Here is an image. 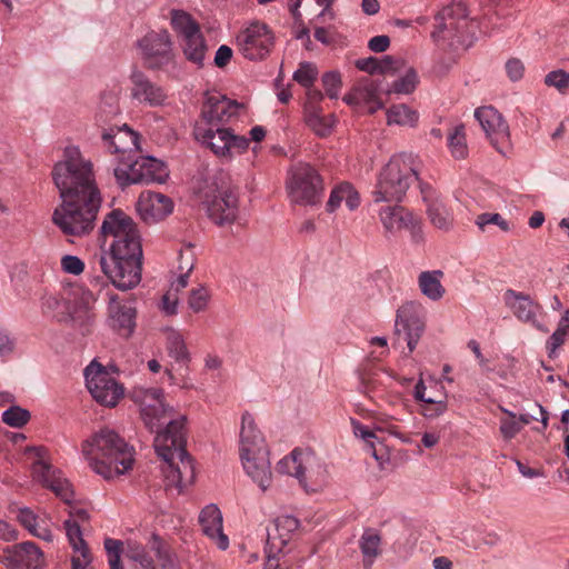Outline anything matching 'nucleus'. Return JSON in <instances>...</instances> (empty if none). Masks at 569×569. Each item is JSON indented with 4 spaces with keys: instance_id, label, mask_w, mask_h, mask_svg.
I'll return each instance as SVG.
<instances>
[{
    "instance_id": "nucleus-40",
    "label": "nucleus",
    "mask_w": 569,
    "mask_h": 569,
    "mask_svg": "<svg viewBox=\"0 0 569 569\" xmlns=\"http://www.w3.org/2000/svg\"><path fill=\"white\" fill-rule=\"evenodd\" d=\"M142 166H143V182L142 183H152L158 182L162 183L167 180L169 172L167 166L153 158V157H142Z\"/></svg>"
},
{
    "instance_id": "nucleus-28",
    "label": "nucleus",
    "mask_w": 569,
    "mask_h": 569,
    "mask_svg": "<svg viewBox=\"0 0 569 569\" xmlns=\"http://www.w3.org/2000/svg\"><path fill=\"white\" fill-rule=\"evenodd\" d=\"M410 306H405L398 310L395 323V333L400 339L403 333V339L407 341L409 352H412L425 331V323L415 315L410 312Z\"/></svg>"
},
{
    "instance_id": "nucleus-25",
    "label": "nucleus",
    "mask_w": 569,
    "mask_h": 569,
    "mask_svg": "<svg viewBox=\"0 0 569 569\" xmlns=\"http://www.w3.org/2000/svg\"><path fill=\"white\" fill-rule=\"evenodd\" d=\"M109 326L122 337H130L136 327V309L127 303H121L117 296L109 299Z\"/></svg>"
},
{
    "instance_id": "nucleus-50",
    "label": "nucleus",
    "mask_w": 569,
    "mask_h": 569,
    "mask_svg": "<svg viewBox=\"0 0 569 569\" xmlns=\"http://www.w3.org/2000/svg\"><path fill=\"white\" fill-rule=\"evenodd\" d=\"M30 412L19 406H12L2 413V421L13 428H22L30 420Z\"/></svg>"
},
{
    "instance_id": "nucleus-5",
    "label": "nucleus",
    "mask_w": 569,
    "mask_h": 569,
    "mask_svg": "<svg viewBox=\"0 0 569 569\" xmlns=\"http://www.w3.org/2000/svg\"><path fill=\"white\" fill-rule=\"evenodd\" d=\"M194 193L216 224L222 227L236 221L239 211L238 191L228 172L219 170L199 179Z\"/></svg>"
},
{
    "instance_id": "nucleus-15",
    "label": "nucleus",
    "mask_w": 569,
    "mask_h": 569,
    "mask_svg": "<svg viewBox=\"0 0 569 569\" xmlns=\"http://www.w3.org/2000/svg\"><path fill=\"white\" fill-rule=\"evenodd\" d=\"M0 563L7 569H42L44 557L34 542L27 541L2 548Z\"/></svg>"
},
{
    "instance_id": "nucleus-45",
    "label": "nucleus",
    "mask_w": 569,
    "mask_h": 569,
    "mask_svg": "<svg viewBox=\"0 0 569 569\" xmlns=\"http://www.w3.org/2000/svg\"><path fill=\"white\" fill-rule=\"evenodd\" d=\"M167 348L169 355L177 361L188 362L190 355L188 352L184 339L178 331L171 330L167 337Z\"/></svg>"
},
{
    "instance_id": "nucleus-30",
    "label": "nucleus",
    "mask_w": 569,
    "mask_h": 569,
    "mask_svg": "<svg viewBox=\"0 0 569 569\" xmlns=\"http://www.w3.org/2000/svg\"><path fill=\"white\" fill-rule=\"evenodd\" d=\"M199 522L203 533L214 540L221 550L228 548L229 540L222 530V515L216 505H208L201 510Z\"/></svg>"
},
{
    "instance_id": "nucleus-62",
    "label": "nucleus",
    "mask_w": 569,
    "mask_h": 569,
    "mask_svg": "<svg viewBox=\"0 0 569 569\" xmlns=\"http://www.w3.org/2000/svg\"><path fill=\"white\" fill-rule=\"evenodd\" d=\"M401 59H395L391 56H385L380 59L379 73H395L403 67Z\"/></svg>"
},
{
    "instance_id": "nucleus-1",
    "label": "nucleus",
    "mask_w": 569,
    "mask_h": 569,
    "mask_svg": "<svg viewBox=\"0 0 569 569\" xmlns=\"http://www.w3.org/2000/svg\"><path fill=\"white\" fill-rule=\"evenodd\" d=\"M51 174L62 200L53 211V223L67 236L83 237L90 233L102 203L93 163L81 153L79 147L69 146Z\"/></svg>"
},
{
    "instance_id": "nucleus-8",
    "label": "nucleus",
    "mask_w": 569,
    "mask_h": 569,
    "mask_svg": "<svg viewBox=\"0 0 569 569\" xmlns=\"http://www.w3.org/2000/svg\"><path fill=\"white\" fill-rule=\"evenodd\" d=\"M287 191L291 202L300 206H316L323 197V179L315 167L299 162L288 173Z\"/></svg>"
},
{
    "instance_id": "nucleus-33",
    "label": "nucleus",
    "mask_w": 569,
    "mask_h": 569,
    "mask_svg": "<svg viewBox=\"0 0 569 569\" xmlns=\"http://www.w3.org/2000/svg\"><path fill=\"white\" fill-rule=\"evenodd\" d=\"M142 157L131 154V160L122 159L114 168V177L121 188L143 182Z\"/></svg>"
},
{
    "instance_id": "nucleus-3",
    "label": "nucleus",
    "mask_w": 569,
    "mask_h": 569,
    "mask_svg": "<svg viewBox=\"0 0 569 569\" xmlns=\"http://www.w3.org/2000/svg\"><path fill=\"white\" fill-rule=\"evenodd\" d=\"M186 417L170 420L166 428L158 431L153 446L163 460L162 472L168 487H176L179 492L194 481L196 472L192 459L186 450Z\"/></svg>"
},
{
    "instance_id": "nucleus-27",
    "label": "nucleus",
    "mask_w": 569,
    "mask_h": 569,
    "mask_svg": "<svg viewBox=\"0 0 569 569\" xmlns=\"http://www.w3.org/2000/svg\"><path fill=\"white\" fill-rule=\"evenodd\" d=\"M300 467L303 472V482H300V485L306 491L317 492L326 486L328 480L326 466L312 451H303Z\"/></svg>"
},
{
    "instance_id": "nucleus-26",
    "label": "nucleus",
    "mask_w": 569,
    "mask_h": 569,
    "mask_svg": "<svg viewBox=\"0 0 569 569\" xmlns=\"http://www.w3.org/2000/svg\"><path fill=\"white\" fill-rule=\"evenodd\" d=\"M343 101L349 106L367 107L369 113H375L383 107L379 99L378 84L369 78L359 80L351 91L345 94Z\"/></svg>"
},
{
    "instance_id": "nucleus-19",
    "label": "nucleus",
    "mask_w": 569,
    "mask_h": 569,
    "mask_svg": "<svg viewBox=\"0 0 569 569\" xmlns=\"http://www.w3.org/2000/svg\"><path fill=\"white\" fill-rule=\"evenodd\" d=\"M131 98L149 107H160L167 100V93L157 83L152 82L142 71L133 70L130 74Z\"/></svg>"
},
{
    "instance_id": "nucleus-24",
    "label": "nucleus",
    "mask_w": 569,
    "mask_h": 569,
    "mask_svg": "<svg viewBox=\"0 0 569 569\" xmlns=\"http://www.w3.org/2000/svg\"><path fill=\"white\" fill-rule=\"evenodd\" d=\"M380 221L388 232L409 230L413 236L420 231V221L401 206H388L379 212Z\"/></svg>"
},
{
    "instance_id": "nucleus-10",
    "label": "nucleus",
    "mask_w": 569,
    "mask_h": 569,
    "mask_svg": "<svg viewBox=\"0 0 569 569\" xmlns=\"http://www.w3.org/2000/svg\"><path fill=\"white\" fill-rule=\"evenodd\" d=\"M130 398L139 406L141 419L151 432L158 430L171 416V408L166 406L163 390L160 388L134 387Z\"/></svg>"
},
{
    "instance_id": "nucleus-63",
    "label": "nucleus",
    "mask_w": 569,
    "mask_h": 569,
    "mask_svg": "<svg viewBox=\"0 0 569 569\" xmlns=\"http://www.w3.org/2000/svg\"><path fill=\"white\" fill-rule=\"evenodd\" d=\"M356 67L360 71L367 72L369 74L379 73L380 59L376 57L358 59L356 61Z\"/></svg>"
},
{
    "instance_id": "nucleus-35",
    "label": "nucleus",
    "mask_w": 569,
    "mask_h": 569,
    "mask_svg": "<svg viewBox=\"0 0 569 569\" xmlns=\"http://www.w3.org/2000/svg\"><path fill=\"white\" fill-rule=\"evenodd\" d=\"M381 536L373 528H366L359 540V548L363 557V565L370 569L381 553Z\"/></svg>"
},
{
    "instance_id": "nucleus-64",
    "label": "nucleus",
    "mask_w": 569,
    "mask_h": 569,
    "mask_svg": "<svg viewBox=\"0 0 569 569\" xmlns=\"http://www.w3.org/2000/svg\"><path fill=\"white\" fill-rule=\"evenodd\" d=\"M307 89V101L305 106V111H311V109H321L319 103L323 98V94L320 90L309 87Z\"/></svg>"
},
{
    "instance_id": "nucleus-41",
    "label": "nucleus",
    "mask_w": 569,
    "mask_h": 569,
    "mask_svg": "<svg viewBox=\"0 0 569 569\" xmlns=\"http://www.w3.org/2000/svg\"><path fill=\"white\" fill-rule=\"evenodd\" d=\"M569 337V308L565 311L558 322L556 331L550 336L546 343L549 358H553L557 350L566 342Z\"/></svg>"
},
{
    "instance_id": "nucleus-4",
    "label": "nucleus",
    "mask_w": 569,
    "mask_h": 569,
    "mask_svg": "<svg viewBox=\"0 0 569 569\" xmlns=\"http://www.w3.org/2000/svg\"><path fill=\"white\" fill-rule=\"evenodd\" d=\"M81 451L90 468L110 480L132 468V448L116 431L102 428L82 442Z\"/></svg>"
},
{
    "instance_id": "nucleus-54",
    "label": "nucleus",
    "mask_w": 569,
    "mask_h": 569,
    "mask_svg": "<svg viewBox=\"0 0 569 569\" xmlns=\"http://www.w3.org/2000/svg\"><path fill=\"white\" fill-rule=\"evenodd\" d=\"M321 80L326 94L330 99H337L342 86L340 73L336 71L326 72Z\"/></svg>"
},
{
    "instance_id": "nucleus-38",
    "label": "nucleus",
    "mask_w": 569,
    "mask_h": 569,
    "mask_svg": "<svg viewBox=\"0 0 569 569\" xmlns=\"http://www.w3.org/2000/svg\"><path fill=\"white\" fill-rule=\"evenodd\" d=\"M171 24L179 41L201 32L199 23L186 11L171 10Z\"/></svg>"
},
{
    "instance_id": "nucleus-44",
    "label": "nucleus",
    "mask_w": 569,
    "mask_h": 569,
    "mask_svg": "<svg viewBox=\"0 0 569 569\" xmlns=\"http://www.w3.org/2000/svg\"><path fill=\"white\" fill-rule=\"evenodd\" d=\"M302 453V450L295 449L290 456L282 458L277 463V471L280 473L292 475L299 480V482H303V472L300 467Z\"/></svg>"
},
{
    "instance_id": "nucleus-58",
    "label": "nucleus",
    "mask_w": 569,
    "mask_h": 569,
    "mask_svg": "<svg viewBox=\"0 0 569 569\" xmlns=\"http://www.w3.org/2000/svg\"><path fill=\"white\" fill-rule=\"evenodd\" d=\"M61 268L67 273L78 276L83 272L84 263L77 256L66 254L61 259Z\"/></svg>"
},
{
    "instance_id": "nucleus-60",
    "label": "nucleus",
    "mask_w": 569,
    "mask_h": 569,
    "mask_svg": "<svg viewBox=\"0 0 569 569\" xmlns=\"http://www.w3.org/2000/svg\"><path fill=\"white\" fill-rule=\"evenodd\" d=\"M179 296L173 291H167L161 299L160 309L167 316H173L178 311Z\"/></svg>"
},
{
    "instance_id": "nucleus-57",
    "label": "nucleus",
    "mask_w": 569,
    "mask_h": 569,
    "mask_svg": "<svg viewBox=\"0 0 569 569\" xmlns=\"http://www.w3.org/2000/svg\"><path fill=\"white\" fill-rule=\"evenodd\" d=\"M425 402L422 407V415L428 418H435L442 415L447 410V403L442 400L436 401L431 398H426L425 400H420Z\"/></svg>"
},
{
    "instance_id": "nucleus-49",
    "label": "nucleus",
    "mask_w": 569,
    "mask_h": 569,
    "mask_svg": "<svg viewBox=\"0 0 569 569\" xmlns=\"http://www.w3.org/2000/svg\"><path fill=\"white\" fill-rule=\"evenodd\" d=\"M418 84V76L415 69L409 68L402 77H399L391 86V90L399 94H409L415 91Z\"/></svg>"
},
{
    "instance_id": "nucleus-20",
    "label": "nucleus",
    "mask_w": 569,
    "mask_h": 569,
    "mask_svg": "<svg viewBox=\"0 0 569 569\" xmlns=\"http://www.w3.org/2000/svg\"><path fill=\"white\" fill-rule=\"evenodd\" d=\"M506 306L512 311L513 316L520 321L531 323L538 330L548 332V329L538 322L537 313L541 307L535 302L530 296L508 289L503 295Z\"/></svg>"
},
{
    "instance_id": "nucleus-52",
    "label": "nucleus",
    "mask_w": 569,
    "mask_h": 569,
    "mask_svg": "<svg viewBox=\"0 0 569 569\" xmlns=\"http://www.w3.org/2000/svg\"><path fill=\"white\" fill-rule=\"evenodd\" d=\"M120 111L118 99L112 94H107L102 98L97 113L98 122H106L112 117L117 116Z\"/></svg>"
},
{
    "instance_id": "nucleus-42",
    "label": "nucleus",
    "mask_w": 569,
    "mask_h": 569,
    "mask_svg": "<svg viewBox=\"0 0 569 569\" xmlns=\"http://www.w3.org/2000/svg\"><path fill=\"white\" fill-rule=\"evenodd\" d=\"M63 525L73 551L79 553V556L91 555L82 537L80 525L74 520H66Z\"/></svg>"
},
{
    "instance_id": "nucleus-36",
    "label": "nucleus",
    "mask_w": 569,
    "mask_h": 569,
    "mask_svg": "<svg viewBox=\"0 0 569 569\" xmlns=\"http://www.w3.org/2000/svg\"><path fill=\"white\" fill-rule=\"evenodd\" d=\"M184 58L201 68L208 51L206 39L201 32L179 41Z\"/></svg>"
},
{
    "instance_id": "nucleus-53",
    "label": "nucleus",
    "mask_w": 569,
    "mask_h": 569,
    "mask_svg": "<svg viewBox=\"0 0 569 569\" xmlns=\"http://www.w3.org/2000/svg\"><path fill=\"white\" fill-rule=\"evenodd\" d=\"M42 306L54 316L64 315L69 311V302L59 295H48L43 298Z\"/></svg>"
},
{
    "instance_id": "nucleus-56",
    "label": "nucleus",
    "mask_w": 569,
    "mask_h": 569,
    "mask_svg": "<svg viewBox=\"0 0 569 569\" xmlns=\"http://www.w3.org/2000/svg\"><path fill=\"white\" fill-rule=\"evenodd\" d=\"M476 223L480 229L487 224H497L502 231L509 230V223L499 213H482L478 216Z\"/></svg>"
},
{
    "instance_id": "nucleus-59",
    "label": "nucleus",
    "mask_w": 569,
    "mask_h": 569,
    "mask_svg": "<svg viewBox=\"0 0 569 569\" xmlns=\"http://www.w3.org/2000/svg\"><path fill=\"white\" fill-rule=\"evenodd\" d=\"M511 419L502 420L500 425V432L506 440L512 439L517 433L520 432L521 426L513 419L516 415L511 411L503 410Z\"/></svg>"
},
{
    "instance_id": "nucleus-55",
    "label": "nucleus",
    "mask_w": 569,
    "mask_h": 569,
    "mask_svg": "<svg viewBox=\"0 0 569 569\" xmlns=\"http://www.w3.org/2000/svg\"><path fill=\"white\" fill-rule=\"evenodd\" d=\"M545 83L548 87H555L559 91H563L569 87V73L563 70L551 71L545 77Z\"/></svg>"
},
{
    "instance_id": "nucleus-46",
    "label": "nucleus",
    "mask_w": 569,
    "mask_h": 569,
    "mask_svg": "<svg viewBox=\"0 0 569 569\" xmlns=\"http://www.w3.org/2000/svg\"><path fill=\"white\" fill-rule=\"evenodd\" d=\"M210 292L204 286H198L190 290L188 296V307L194 313L207 310L210 301Z\"/></svg>"
},
{
    "instance_id": "nucleus-11",
    "label": "nucleus",
    "mask_w": 569,
    "mask_h": 569,
    "mask_svg": "<svg viewBox=\"0 0 569 569\" xmlns=\"http://www.w3.org/2000/svg\"><path fill=\"white\" fill-rule=\"evenodd\" d=\"M148 547L154 553L156 562L142 545L132 540L127 541L126 557L138 562L141 569H177V559L168 545L157 533L151 535Z\"/></svg>"
},
{
    "instance_id": "nucleus-32",
    "label": "nucleus",
    "mask_w": 569,
    "mask_h": 569,
    "mask_svg": "<svg viewBox=\"0 0 569 569\" xmlns=\"http://www.w3.org/2000/svg\"><path fill=\"white\" fill-rule=\"evenodd\" d=\"M260 452H267L264 438L257 429L252 416L249 412H244L240 431V456Z\"/></svg>"
},
{
    "instance_id": "nucleus-7",
    "label": "nucleus",
    "mask_w": 569,
    "mask_h": 569,
    "mask_svg": "<svg viewBox=\"0 0 569 569\" xmlns=\"http://www.w3.org/2000/svg\"><path fill=\"white\" fill-rule=\"evenodd\" d=\"M417 179L412 156L400 153L391 157L378 174L372 191L373 201L400 202L411 183Z\"/></svg>"
},
{
    "instance_id": "nucleus-17",
    "label": "nucleus",
    "mask_w": 569,
    "mask_h": 569,
    "mask_svg": "<svg viewBox=\"0 0 569 569\" xmlns=\"http://www.w3.org/2000/svg\"><path fill=\"white\" fill-rule=\"evenodd\" d=\"M239 109L240 104L237 101L230 100L219 92L208 93L201 109L204 127L221 126L237 116Z\"/></svg>"
},
{
    "instance_id": "nucleus-51",
    "label": "nucleus",
    "mask_w": 569,
    "mask_h": 569,
    "mask_svg": "<svg viewBox=\"0 0 569 569\" xmlns=\"http://www.w3.org/2000/svg\"><path fill=\"white\" fill-rule=\"evenodd\" d=\"M318 77V69L311 62H302L293 73V80L305 88L312 87Z\"/></svg>"
},
{
    "instance_id": "nucleus-21",
    "label": "nucleus",
    "mask_w": 569,
    "mask_h": 569,
    "mask_svg": "<svg viewBox=\"0 0 569 569\" xmlns=\"http://www.w3.org/2000/svg\"><path fill=\"white\" fill-rule=\"evenodd\" d=\"M172 200L159 192H142L137 201V211L147 223L164 219L172 212Z\"/></svg>"
},
{
    "instance_id": "nucleus-48",
    "label": "nucleus",
    "mask_w": 569,
    "mask_h": 569,
    "mask_svg": "<svg viewBox=\"0 0 569 569\" xmlns=\"http://www.w3.org/2000/svg\"><path fill=\"white\" fill-rule=\"evenodd\" d=\"M306 112L307 124L320 137H326L330 133L332 123L321 117V109H311Z\"/></svg>"
},
{
    "instance_id": "nucleus-14",
    "label": "nucleus",
    "mask_w": 569,
    "mask_h": 569,
    "mask_svg": "<svg viewBox=\"0 0 569 569\" xmlns=\"http://www.w3.org/2000/svg\"><path fill=\"white\" fill-rule=\"evenodd\" d=\"M30 451H33L38 458L37 461L32 463L33 478L69 505L73 496L71 486L66 478L60 476L59 471L43 460L46 449L43 447H34L30 448Z\"/></svg>"
},
{
    "instance_id": "nucleus-18",
    "label": "nucleus",
    "mask_w": 569,
    "mask_h": 569,
    "mask_svg": "<svg viewBox=\"0 0 569 569\" xmlns=\"http://www.w3.org/2000/svg\"><path fill=\"white\" fill-rule=\"evenodd\" d=\"M139 47L143 52L146 66L150 69L160 68L169 60L171 41L167 31L146 34L139 41Z\"/></svg>"
},
{
    "instance_id": "nucleus-43",
    "label": "nucleus",
    "mask_w": 569,
    "mask_h": 569,
    "mask_svg": "<svg viewBox=\"0 0 569 569\" xmlns=\"http://www.w3.org/2000/svg\"><path fill=\"white\" fill-rule=\"evenodd\" d=\"M448 147L456 159H465L468 154L465 127L462 124L452 128L448 134Z\"/></svg>"
},
{
    "instance_id": "nucleus-34",
    "label": "nucleus",
    "mask_w": 569,
    "mask_h": 569,
    "mask_svg": "<svg viewBox=\"0 0 569 569\" xmlns=\"http://www.w3.org/2000/svg\"><path fill=\"white\" fill-rule=\"evenodd\" d=\"M346 202L349 210H355L360 206V196L353 186L349 182L337 184L330 192L326 204L328 212H335L342 203Z\"/></svg>"
},
{
    "instance_id": "nucleus-22",
    "label": "nucleus",
    "mask_w": 569,
    "mask_h": 569,
    "mask_svg": "<svg viewBox=\"0 0 569 569\" xmlns=\"http://www.w3.org/2000/svg\"><path fill=\"white\" fill-rule=\"evenodd\" d=\"M299 528V520L293 516L278 517L272 529L267 531L266 553L274 557L282 551L290 540L291 533Z\"/></svg>"
},
{
    "instance_id": "nucleus-31",
    "label": "nucleus",
    "mask_w": 569,
    "mask_h": 569,
    "mask_svg": "<svg viewBox=\"0 0 569 569\" xmlns=\"http://www.w3.org/2000/svg\"><path fill=\"white\" fill-rule=\"evenodd\" d=\"M240 458L247 475L258 483L261 490H267L271 482V470L268 459V451L240 456Z\"/></svg>"
},
{
    "instance_id": "nucleus-39",
    "label": "nucleus",
    "mask_w": 569,
    "mask_h": 569,
    "mask_svg": "<svg viewBox=\"0 0 569 569\" xmlns=\"http://www.w3.org/2000/svg\"><path fill=\"white\" fill-rule=\"evenodd\" d=\"M419 120V113L407 104H393L387 110L388 124H398L416 127Z\"/></svg>"
},
{
    "instance_id": "nucleus-13",
    "label": "nucleus",
    "mask_w": 569,
    "mask_h": 569,
    "mask_svg": "<svg viewBox=\"0 0 569 569\" xmlns=\"http://www.w3.org/2000/svg\"><path fill=\"white\" fill-rule=\"evenodd\" d=\"M492 147L500 153L506 154L510 149V132L507 121L501 113L491 106L480 107L475 111Z\"/></svg>"
},
{
    "instance_id": "nucleus-16",
    "label": "nucleus",
    "mask_w": 569,
    "mask_h": 569,
    "mask_svg": "<svg viewBox=\"0 0 569 569\" xmlns=\"http://www.w3.org/2000/svg\"><path fill=\"white\" fill-rule=\"evenodd\" d=\"M101 139L109 152L118 156V161L131 160V154L139 151V134L127 124L103 129Z\"/></svg>"
},
{
    "instance_id": "nucleus-47",
    "label": "nucleus",
    "mask_w": 569,
    "mask_h": 569,
    "mask_svg": "<svg viewBox=\"0 0 569 569\" xmlns=\"http://www.w3.org/2000/svg\"><path fill=\"white\" fill-rule=\"evenodd\" d=\"M104 549L110 569H123L121 555L127 551V548H123V542L117 539L107 538L104 540Z\"/></svg>"
},
{
    "instance_id": "nucleus-12",
    "label": "nucleus",
    "mask_w": 569,
    "mask_h": 569,
    "mask_svg": "<svg viewBox=\"0 0 569 569\" xmlns=\"http://www.w3.org/2000/svg\"><path fill=\"white\" fill-rule=\"evenodd\" d=\"M237 44L244 58L260 60L270 53L273 36L267 24L254 22L238 34Z\"/></svg>"
},
{
    "instance_id": "nucleus-61",
    "label": "nucleus",
    "mask_w": 569,
    "mask_h": 569,
    "mask_svg": "<svg viewBox=\"0 0 569 569\" xmlns=\"http://www.w3.org/2000/svg\"><path fill=\"white\" fill-rule=\"evenodd\" d=\"M506 71L511 81H518L523 77L525 66L521 60L511 58L506 62Z\"/></svg>"
},
{
    "instance_id": "nucleus-37",
    "label": "nucleus",
    "mask_w": 569,
    "mask_h": 569,
    "mask_svg": "<svg viewBox=\"0 0 569 569\" xmlns=\"http://www.w3.org/2000/svg\"><path fill=\"white\" fill-rule=\"evenodd\" d=\"M443 272L441 270L422 271L419 274L418 283L421 292L432 301L440 300L446 289L441 284Z\"/></svg>"
},
{
    "instance_id": "nucleus-6",
    "label": "nucleus",
    "mask_w": 569,
    "mask_h": 569,
    "mask_svg": "<svg viewBox=\"0 0 569 569\" xmlns=\"http://www.w3.org/2000/svg\"><path fill=\"white\" fill-rule=\"evenodd\" d=\"M476 23L462 3L443 7L435 17L433 40L443 48L468 49L475 40Z\"/></svg>"
},
{
    "instance_id": "nucleus-29",
    "label": "nucleus",
    "mask_w": 569,
    "mask_h": 569,
    "mask_svg": "<svg viewBox=\"0 0 569 569\" xmlns=\"http://www.w3.org/2000/svg\"><path fill=\"white\" fill-rule=\"evenodd\" d=\"M193 133L196 139L207 146L214 154L224 157L230 153L231 131L229 129L220 126L203 127L197 124Z\"/></svg>"
},
{
    "instance_id": "nucleus-2",
    "label": "nucleus",
    "mask_w": 569,
    "mask_h": 569,
    "mask_svg": "<svg viewBox=\"0 0 569 569\" xmlns=\"http://www.w3.org/2000/svg\"><path fill=\"white\" fill-rule=\"evenodd\" d=\"M103 243L91 259L93 269L103 276H93L90 284L102 289L110 281L120 290H129L141 281L142 246L137 224L120 209L109 212L101 226Z\"/></svg>"
},
{
    "instance_id": "nucleus-9",
    "label": "nucleus",
    "mask_w": 569,
    "mask_h": 569,
    "mask_svg": "<svg viewBox=\"0 0 569 569\" xmlns=\"http://www.w3.org/2000/svg\"><path fill=\"white\" fill-rule=\"evenodd\" d=\"M84 378L92 398L102 406L114 407L123 397L122 385L96 360L84 369Z\"/></svg>"
},
{
    "instance_id": "nucleus-23",
    "label": "nucleus",
    "mask_w": 569,
    "mask_h": 569,
    "mask_svg": "<svg viewBox=\"0 0 569 569\" xmlns=\"http://www.w3.org/2000/svg\"><path fill=\"white\" fill-rule=\"evenodd\" d=\"M422 200L427 206V214L436 228L449 230L452 227L453 218L449 209L445 206L440 194L429 184H420Z\"/></svg>"
}]
</instances>
